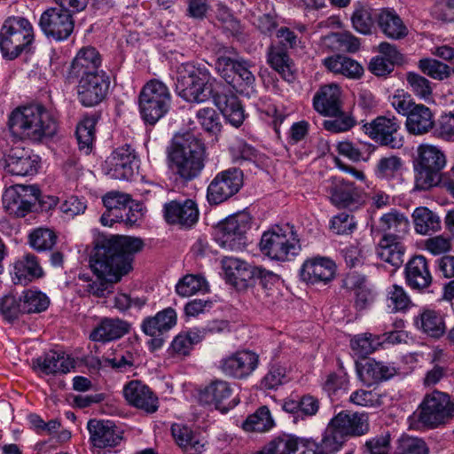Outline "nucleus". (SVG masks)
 <instances>
[{
  "mask_svg": "<svg viewBox=\"0 0 454 454\" xmlns=\"http://www.w3.org/2000/svg\"><path fill=\"white\" fill-rule=\"evenodd\" d=\"M142 239L130 236L112 235L98 239L90 256V268L98 280H90L84 291L96 297H105L133 269L134 255L143 248Z\"/></svg>",
  "mask_w": 454,
  "mask_h": 454,
  "instance_id": "obj_1",
  "label": "nucleus"
},
{
  "mask_svg": "<svg viewBox=\"0 0 454 454\" xmlns=\"http://www.w3.org/2000/svg\"><path fill=\"white\" fill-rule=\"evenodd\" d=\"M7 127L12 137L37 144L54 137L59 124L44 106L30 104L13 109L8 116Z\"/></svg>",
  "mask_w": 454,
  "mask_h": 454,
  "instance_id": "obj_2",
  "label": "nucleus"
},
{
  "mask_svg": "<svg viewBox=\"0 0 454 454\" xmlns=\"http://www.w3.org/2000/svg\"><path fill=\"white\" fill-rule=\"evenodd\" d=\"M167 153L168 168L184 181L194 179L204 168V145L192 134L176 136Z\"/></svg>",
  "mask_w": 454,
  "mask_h": 454,
  "instance_id": "obj_3",
  "label": "nucleus"
},
{
  "mask_svg": "<svg viewBox=\"0 0 454 454\" xmlns=\"http://www.w3.org/2000/svg\"><path fill=\"white\" fill-rule=\"evenodd\" d=\"M34 41L31 23L25 18H7L0 30V50L4 58L14 59L24 51H29Z\"/></svg>",
  "mask_w": 454,
  "mask_h": 454,
  "instance_id": "obj_4",
  "label": "nucleus"
},
{
  "mask_svg": "<svg viewBox=\"0 0 454 454\" xmlns=\"http://www.w3.org/2000/svg\"><path fill=\"white\" fill-rule=\"evenodd\" d=\"M260 249L272 260L286 262L299 254L301 244L294 227L286 224L265 231L261 238Z\"/></svg>",
  "mask_w": 454,
  "mask_h": 454,
  "instance_id": "obj_5",
  "label": "nucleus"
},
{
  "mask_svg": "<svg viewBox=\"0 0 454 454\" xmlns=\"http://www.w3.org/2000/svg\"><path fill=\"white\" fill-rule=\"evenodd\" d=\"M217 74L237 92L250 96L255 91V76L252 61L244 58L219 56L215 63Z\"/></svg>",
  "mask_w": 454,
  "mask_h": 454,
  "instance_id": "obj_6",
  "label": "nucleus"
},
{
  "mask_svg": "<svg viewBox=\"0 0 454 454\" xmlns=\"http://www.w3.org/2000/svg\"><path fill=\"white\" fill-rule=\"evenodd\" d=\"M210 78L207 70L197 67L192 63L182 64L177 69V93L187 102H205L212 92Z\"/></svg>",
  "mask_w": 454,
  "mask_h": 454,
  "instance_id": "obj_7",
  "label": "nucleus"
},
{
  "mask_svg": "<svg viewBox=\"0 0 454 454\" xmlns=\"http://www.w3.org/2000/svg\"><path fill=\"white\" fill-rule=\"evenodd\" d=\"M172 97L165 83L151 80L145 83L139 94V110L142 119L154 125L170 109Z\"/></svg>",
  "mask_w": 454,
  "mask_h": 454,
  "instance_id": "obj_8",
  "label": "nucleus"
},
{
  "mask_svg": "<svg viewBox=\"0 0 454 454\" xmlns=\"http://www.w3.org/2000/svg\"><path fill=\"white\" fill-rule=\"evenodd\" d=\"M413 417L423 427L435 428L454 417V399L441 391L427 394Z\"/></svg>",
  "mask_w": 454,
  "mask_h": 454,
  "instance_id": "obj_9",
  "label": "nucleus"
},
{
  "mask_svg": "<svg viewBox=\"0 0 454 454\" xmlns=\"http://www.w3.org/2000/svg\"><path fill=\"white\" fill-rule=\"evenodd\" d=\"M251 226V218L247 213L227 217L215 230V239L219 246L231 251H241L247 245L246 233Z\"/></svg>",
  "mask_w": 454,
  "mask_h": 454,
  "instance_id": "obj_10",
  "label": "nucleus"
},
{
  "mask_svg": "<svg viewBox=\"0 0 454 454\" xmlns=\"http://www.w3.org/2000/svg\"><path fill=\"white\" fill-rule=\"evenodd\" d=\"M39 196L40 191L35 185L10 186L3 194V207L9 215L24 217L32 211Z\"/></svg>",
  "mask_w": 454,
  "mask_h": 454,
  "instance_id": "obj_11",
  "label": "nucleus"
},
{
  "mask_svg": "<svg viewBox=\"0 0 454 454\" xmlns=\"http://www.w3.org/2000/svg\"><path fill=\"white\" fill-rule=\"evenodd\" d=\"M243 172L230 168L215 175L207 189V199L210 205H218L234 196L243 186Z\"/></svg>",
  "mask_w": 454,
  "mask_h": 454,
  "instance_id": "obj_12",
  "label": "nucleus"
},
{
  "mask_svg": "<svg viewBox=\"0 0 454 454\" xmlns=\"http://www.w3.org/2000/svg\"><path fill=\"white\" fill-rule=\"evenodd\" d=\"M77 82V95L80 103L86 106H94L106 97L110 87V77L105 71L98 74L70 79Z\"/></svg>",
  "mask_w": 454,
  "mask_h": 454,
  "instance_id": "obj_13",
  "label": "nucleus"
},
{
  "mask_svg": "<svg viewBox=\"0 0 454 454\" xmlns=\"http://www.w3.org/2000/svg\"><path fill=\"white\" fill-rule=\"evenodd\" d=\"M39 26L48 38L61 42L68 39L72 35L74 20L69 12L52 7L43 12Z\"/></svg>",
  "mask_w": 454,
  "mask_h": 454,
  "instance_id": "obj_14",
  "label": "nucleus"
},
{
  "mask_svg": "<svg viewBox=\"0 0 454 454\" xmlns=\"http://www.w3.org/2000/svg\"><path fill=\"white\" fill-rule=\"evenodd\" d=\"M258 364L259 356L255 352L242 349L223 357L218 368L227 377L243 380L255 371Z\"/></svg>",
  "mask_w": 454,
  "mask_h": 454,
  "instance_id": "obj_15",
  "label": "nucleus"
},
{
  "mask_svg": "<svg viewBox=\"0 0 454 454\" xmlns=\"http://www.w3.org/2000/svg\"><path fill=\"white\" fill-rule=\"evenodd\" d=\"M287 437L293 438V436ZM294 439L297 441L298 447L301 445L303 448L301 454H335L343 448L348 441L331 420L319 442L307 438L300 441L295 437Z\"/></svg>",
  "mask_w": 454,
  "mask_h": 454,
  "instance_id": "obj_16",
  "label": "nucleus"
},
{
  "mask_svg": "<svg viewBox=\"0 0 454 454\" xmlns=\"http://www.w3.org/2000/svg\"><path fill=\"white\" fill-rule=\"evenodd\" d=\"M400 125L396 118L379 116L372 122L364 125V130L372 139L381 145L392 149L400 148L403 145L399 134Z\"/></svg>",
  "mask_w": 454,
  "mask_h": 454,
  "instance_id": "obj_17",
  "label": "nucleus"
},
{
  "mask_svg": "<svg viewBox=\"0 0 454 454\" xmlns=\"http://www.w3.org/2000/svg\"><path fill=\"white\" fill-rule=\"evenodd\" d=\"M90 442L95 448H113L121 443L123 432L111 420L90 419L87 423Z\"/></svg>",
  "mask_w": 454,
  "mask_h": 454,
  "instance_id": "obj_18",
  "label": "nucleus"
},
{
  "mask_svg": "<svg viewBox=\"0 0 454 454\" xmlns=\"http://www.w3.org/2000/svg\"><path fill=\"white\" fill-rule=\"evenodd\" d=\"M135 156L129 145L115 149L103 164L104 173L113 179L128 180L133 176Z\"/></svg>",
  "mask_w": 454,
  "mask_h": 454,
  "instance_id": "obj_19",
  "label": "nucleus"
},
{
  "mask_svg": "<svg viewBox=\"0 0 454 454\" xmlns=\"http://www.w3.org/2000/svg\"><path fill=\"white\" fill-rule=\"evenodd\" d=\"M123 395L128 403L147 414L158 411L159 399L145 384L138 380H131L123 387Z\"/></svg>",
  "mask_w": 454,
  "mask_h": 454,
  "instance_id": "obj_20",
  "label": "nucleus"
},
{
  "mask_svg": "<svg viewBox=\"0 0 454 454\" xmlns=\"http://www.w3.org/2000/svg\"><path fill=\"white\" fill-rule=\"evenodd\" d=\"M163 215L169 224L190 228L199 219V209L192 200L184 201L171 200L164 205Z\"/></svg>",
  "mask_w": 454,
  "mask_h": 454,
  "instance_id": "obj_21",
  "label": "nucleus"
},
{
  "mask_svg": "<svg viewBox=\"0 0 454 454\" xmlns=\"http://www.w3.org/2000/svg\"><path fill=\"white\" fill-rule=\"evenodd\" d=\"M6 171L15 176H30L37 172L39 157L23 147L10 149L4 157Z\"/></svg>",
  "mask_w": 454,
  "mask_h": 454,
  "instance_id": "obj_22",
  "label": "nucleus"
},
{
  "mask_svg": "<svg viewBox=\"0 0 454 454\" xmlns=\"http://www.w3.org/2000/svg\"><path fill=\"white\" fill-rule=\"evenodd\" d=\"M329 194L332 203L338 207H357L364 202L362 190L343 179H332Z\"/></svg>",
  "mask_w": 454,
  "mask_h": 454,
  "instance_id": "obj_23",
  "label": "nucleus"
},
{
  "mask_svg": "<svg viewBox=\"0 0 454 454\" xmlns=\"http://www.w3.org/2000/svg\"><path fill=\"white\" fill-rule=\"evenodd\" d=\"M406 285L412 290L423 292L433 282L427 259L424 255H415L411 258L404 268Z\"/></svg>",
  "mask_w": 454,
  "mask_h": 454,
  "instance_id": "obj_24",
  "label": "nucleus"
},
{
  "mask_svg": "<svg viewBox=\"0 0 454 454\" xmlns=\"http://www.w3.org/2000/svg\"><path fill=\"white\" fill-rule=\"evenodd\" d=\"M101 62V55L96 48L92 46L81 48L70 65L68 80L98 74L102 71L99 69Z\"/></svg>",
  "mask_w": 454,
  "mask_h": 454,
  "instance_id": "obj_25",
  "label": "nucleus"
},
{
  "mask_svg": "<svg viewBox=\"0 0 454 454\" xmlns=\"http://www.w3.org/2000/svg\"><path fill=\"white\" fill-rule=\"evenodd\" d=\"M331 421L347 440L350 437L364 435L370 428L368 414L365 412L342 411Z\"/></svg>",
  "mask_w": 454,
  "mask_h": 454,
  "instance_id": "obj_26",
  "label": "nucleus"
},
{
  "mask_svg": "<svg viewBox=\"0 0 454 454\" xmlns=\"http://www.w3.org/2000/svg\"><path fill=\"white\" fill-rule=\"evenodd\" d=\"M342 91L336 83L323 85L313 97V106L322 115H335L342 108Z\"/></svg>",
  "mask_w": 454,
  "mask_h": 454,
  "instance_id": "obj_27",
  "label": "nucleus"
},
{
  "mask_svg": "<svg viewBox=\"0 0 454 454\" xmlns=\"http://www.w3.org/2000/svg\"><path fill=\"white\" fill-rule=\"evenodd\" d=\"M33 368L46 375L66 374L74 368V360L64 352L51 350L34 359Z\"/></svg>",
  "mask_w": 454,
  "mask_h": 454,
  "instance_id": "obj_28",
  "label": "nucleus"
},
{
  "mask_svg": "<svg viewBox=\"0 0 454 454\" xmlns=\"http://www.w3.org/2000/svg\"><path fill=\"white\" fill-rule=\"evenodd\" d=\"M231 394L230 384L225 380H217L200 392V400L206 404L214 405L222 411H227L237 404L235 401L230 400Z\"/></svg>",
  "mask_w": 454,
  "mask_h": 454,
  "instance_id": "obj_29",
  "label": "nucleus"
},
{
  "mask_svg": "<svg viewBox=\"0 0 454 454\" xmlns=\"http://www.w3.org/2000/svg\"><path fill=\"white\" fill-rule=\"evenodd\" d=\"M335 273V263L326 257H316L307 260L302 264L300 276L305 282L315 284L327 283L332 280Z\"/></svg>",
  "mask_w": 454,
  "mask_h": 454,
  "instance_id": "obj_30",
  "label": "nucleus"
},
{
  "mask_svg": "<svg viewBox=\"0 0 454 454\" xmlns=\"http://www.w3.org/2000/svg\"><path fill=\"white\" fill-rule=\"evenodd\" d=\"M405 127L407 131L415 136L425 135L433 129L436 123L433 111L423 104H417L406 117Z\"/></svg>",
  "mask_w": 454,
  "mask_h": 454,
  "instance_id": "obj_31",
  "label": "nucleus"
},
{
  "mask_svg": "<svg viewBox=\"0 0 454 454\" xmlns=\"http://www.w3.org/2000/svg\"><path fill=\"white\" fill-rule=\"evenodd\" d=\"M353 9L351 15L353 28L362 35H371L375 24H378L380 9H374L364 1L356 2Z\"/></svg>",
  "mask_w": 454,
  "mask_h": 454,
  "instance_id": "obj_32",
  "label": "nucleus"
},
{
  "mask_svg": "<svg viewBox=\"0 0 454 454\" xmlns=\"http://www.w3.org/2000/svg\"><path fill=\"white\" fill-rule=\"evenodd\" d=\"M177 316L174 309L168 307L153 317H145L141 324L143 333L151 337L160 336L176 325Z\"/></svg>",
  "mask_w": 454,
  "mask_h": 454,
  "instance_id": "obj_33",
  "label": "nucleus"
},
{
  "mask_svg": "<svg viewBox=\"0 0 454 454\" xmlns=\"http://www.w3.org/2000/svg\"><path fill=\"white\" fill-rule=\"evenodd\" d=\"M325 68L333 73L352 80H358L364 74L363 66L345 55L336 54L323 59Z\"/></svg>",
  "mask_w": 454,
  "mask_h": 454,
  "instance_id": "obj_34",
  "label": "nucleus"
},
{
  "mask_svg": "<svg viewBox=\"0 0 454 454\" xmlns=\"http://www.w3.org/2000/svg\"><path fill=\"white\" fill-rule=\"evenodd\" d=\"M377 228L384 233L382 238L403 239L410 230V222L404 214L394 209L381 215Z\"/></svg>",
  "mask_w": 454,
  "mask_h": 454,
  "instance_id": "obj_35",
  "label": "nucleus"
},
{
  "mask_svg": "<svg viewBox=\"0 0 454 454\" xmlns=\"http://www.w3.org/2000/svg\"><path fill=\"white\" fill-rule=\"evenodd\" d=\"M13 275L15 283L27 285L33 280L42 278L43 270L37 257L35 254H27L15 262Z\"/></svg>",
  "mask_w": 454,
  "mask_h": 454,
  "instance_id": "obj_36",
  "label": "nucleus"
},
{
  "mask_svg": "<svg viewBox=\"0 0 454 454\" xmlns=\"http://www.w3.org/2000/svg\"><path fill=\"white\" fill-rule=\"evenodd\" d=\"M378 26L388 38L398 40L408 35V28L394 9L381 8L379 12Z\"/></svg>",
  "mask_w": 454,
  "mask_h": 454,
  "instance_id": "obj_37",
  "label": "nucleus"
},
{
  "mask_svg": "<svg viewBox=\"0 0 454 454\" xmlns=\"http://www.w3.org/2000/svg\"><path fill=\"white\" fill-rule=\"evenodd\" d=\"M129 331V325L120 318H103L90 333L95 341H110L120 339Z\"/></svg>",
  "mask_w": 454,
  "mask_h": 454,
  "instance_id": "obj_38",
  "label": "nucleus"
},
{
  "mask_svg": "<svg viewBox=\"0 0 454 454\" xmlns=\"http://www.w3.org/2000/svg\"><path fill=\"white\" fill-rule=\"evenodd\" d=\"M395 373L394 366L375 360L368 361L357 369L358 378L366 386L389 380Z\"/></svg>",
  "mask_w": 454,
  "mask_h": 454,
  "instance_id": "obj_39",
  "label": "nucleus"
},
{
  "mask_svg": "<svg viewBox=\"0 0 454 454\" xmlns=\"http://www.w3.org/2000/svg\"><path fill=\"white\" fill-rule=\"evenodd\" d=\"M215 103L225 119L234 127H239L244 120V109L239 99L233 94H221L215 98Z\"/></svg>",
  "mask_w": 454,
  "mask_h": 454,
  "instance_id": "obj_40",
  "label": "nucleus"
},
{
  "mask_svg": "<svg viewBox=\"0 0 454 454\" xmlns=\"http://www.w3.org/2000/svg\"><path fill=\"white\" fill-rule=\"evenodd\" d=\"M223 270L226 280L237 286L239 282H247L253 280V269L252 266L245 261L239 260L235 257H224L222 261Z\"/></svg>",
  "mask_w": 454,
  "mask_h": 454,
  "instance_id": "obj_41",
  "label": "nucleus"
},
{
  "mask_svg": "<svg viewBox=\"0 0 454 454\" xmlns=\"http://www.w3.org/2000/svg\"><path fill=\"white\" fill-rule=\"evenodd\" d=\"M415 325L433 338L441 337L445 332V324L439 311L434 309H423L414 319Z\"/></svg>",
  "mask_w": 454,
  "mask_h": 454,
  "instance_id": "obj_42",
  "label": "nucleus"
},
{
  "mask_svg": "<svg viewBox=\"0 0 454 454\" xmlns=\"http://www.w3.org/2000/svg\"><path fill=\"white\" fill-rule=\"evenodd\" d=\"M402 239L393 237L382 238L377 247L378 256L394 267H399L403 262L405 247Z\"/></svg>",
  "mask_w": 454,
  "mask_h": 454,
  "instance_id": "obj_43",
  "label": "nucleus"
},
{
  "mask_svg": "<svg viewBox=\"0 0 454 454\" xmlns=\"http://www.w3.org/2000/svg\"><path fill=\"white\" fill-rule=\"evenodd\" d=\"M348 283L355 291V307L357 310L369 309L375 301L376 293L371 288L364 276L352 274Z\"/></svg>",
  "mask_w": 454,
  "mask_h": 454,
  "instance_id": "obj_44",
  "label": "nucleus"
},
{
  "mask_svg": "<svg viewBox=\"0 0 454 454\" xmlns=\"http://www.w3.org/2000/svg\"><path fill=\"white\" fill-rule=\"evenodd\" d=\"M417 158L414 164L442 170L446 165L443 152L436 145L421 144L417 148Z\"/></svg>",
  "mask_w": 454,
  "mask_h": 454,
  "instance_id": "obj_45",
  "label": "nucleus"
},
{
  "mask_svg": "<svg viewBox=\"0 0 454 454\" xmlns=\"http://www.w3.org/2000/svg\"><path fill=\"white\" fill-rule=\"evenodd\" d=\"M415 231L421 235H428L441 229L438 215L426 207H419L412 213Z\"/></svg>",
  "mask_w": 454,
  "mask_h": 454,
  "instance_id": "obj_46",
  "label": "nucleus"
},
{
  "mask_svg": "<svg viewBox=\"0 0 454 454\" xmlns=\"http://www.w3.org/2000/svg\"><path fill=\"white\" fill-rule=\"evenodd\" d=\"M171 433L178 446L185 454H200L204 450V443L192 434L185 426L174 424Z\"/></svg>",
  "mask_w": 454,
  "mask_h": 454,
  "instance_id": "obj_47",
  "label": "nucleus"
},
{
  "mask_svg": "<svg viewBox=\"0 0 454 454\" xmlns=\"http://www.w3.org/2000/svg\"><path fill=\"white\" fill-rule=\"evenodd\" d=\"M98 116L86 115L77 124L75 136L77 138L80 150H83L85 153H89L95 140V127L98 122Z\"/></svg>",
  "mask_w": 454,
  "mask_h": 454,
  "instance_id": "obj_48",
  "label": "nucleus"
},
{
  "mask_svg": "<svg viewBox=\"0 0 454 454\" xmlns=\"http://www.w3.org/2000/svg\"><path fill=\"white\" fill-rule=\"evenodd\" d=\"M205 332L206 330L192 329L186 333H179L172 340V352L178 356L189 355L193 346L205 338Z\"/></svg>",
  "mask_w": 454,
  "mask_h": 454,
  "instance_id": "obj_49",
  "label": "nucleus"
},
{
  "mask_svg": "<svg viewBox=\"0 0 454 454\" xmlns=\"http://www.w3.org/2000/svg\"><path fill=\"white\" fill-rule=\"evenodd\" d=\"M268 63L285 80L291 82L294 79L292 60L283 49L271 46L268 51Z\"/></svg>",
  "mask_w": 454,
  "mask_h": 454,
  "instance_id": "obj_50",
  "label": "nucleus"
},
{
  "mask_svg": "<svg viewBox=\"0 0 454 454\" xmlns=\"http://www.w3.org/2000/svg\"><path fill=\"white\" fill-rule=\"evenodd\" d=\"M23 310L27 314L41 313L50 305L49 297L39 290L27 289L20 295Z\"/></svg>",
  "mask_w": 454,
  "mask_h": 454,
  "instance_id": "obj_51",
  "label": "nucleus"
},
{
  "mask_svg": "<svg viewBox=\"0 0 454 454\" xmlns=\"http://www.w3.org/2000/svg\"><path fill=\"white\" fill-rule=\"evenodd\" d=\"M414 189L427 191L441 182V170L414 164Z\"/></svg>",
  "mask_w": 454,
  "mask_h": 454,
  "instance_id": "obj_52",
  "label": "nucleus"
},
{
  "mask_svg": "<svg viewBox=\"0 0 454 454\" xmlns=\"http://www.w3.org/2000/svg\"><path fill=\"white\" fill-rule=\"evenodd\" d=\"M274 425L270 410L266 406L259 408L254 413L248 416L242 427L246 431L265 432Z\"/></svg>",
  "mask_w": 454,
  "mask_h": 454,
  "instance_id": "obj_53",
  "label": "nucleus"
},
{
  "mask_svg": "<svg viewBox=\"0 0 454 454\" xmlns=\"http://www.w3.org/2000/svg\"><path fill=\"white\" fill-rule=\"evenodd\" d=\"M420 71L432 79L442 81L449 78L454 69L435 59L425 58L419 61Z\"/></svg>",
  "mask_w": 454,
  "mask_h": 454,
  "instance_id": "obj_54",
  "label": "nucleus"
},
{
  "mask_svg": "<svg viewBox=\"0 0 454 454\" xmlns=\"http://www.w3.org/2000/svg\"><path fill=\"white\" fill-rule=\"evenodd\" d=\"M28 239L30 246L36 251H46L54 247L58 236L50 228L39 227L30 232Z\"/></svg>",
  "mask_w": 454,
  "mask_h": 454,
  "instance_id": "obj_55",
  "label": "nucleus"
},
{
  "mask_svg": "<svg viewBox=\"0 0 454 454\" xmlns=\"http://www.w3.org/2000/svg\"><path fill=\"white\" fill-rule=\"evenodd\" d=\"M380 344V337L373 336L371 333L356 335L350 341L352 351L361 358L372 354Z\"/></svg>",
  "mask_w": 454,
  "mask_h": 454,
  "instance_id": "obj_56",
  "label": "nucleus"
},
{
  "mask_svg": "<svg viewBox=\"0 0 454 454\" xmlns=\"http://www.w3.org/2000/svg\"><path fill=\"white\" fill-rule=\"evenodd\" d=\"M387 306L394 312L404 311L411 306V299L405 289L399 285H392L387 290Z\"/></svg>",
  "mask_w": 454,
  "mask_h": 454,
  "instance_id": "obj_57",
  "label": "nucleus"
},
{
  "mask_svg": "<svg viewBox=\"0 0 454 454\" xmlns=\"http://www.w3.org/2000/svg\"><path fill=\"white\" fill-rule=\"evenodd\" d=\"M403 167V160L396 155L382 157L377 162L374 173L380 179L391 180Z\"/></svg>",
  "mask_w": 454,
  "mask_h": 454,
  "instance_id": "obj_58",
  "label": "nucleus"
},
{
  "mask_svg": "<svg viewBox=\"0 0 454 454\" xmlns=\"http://www.w3.org/2000/svg\"><path fill=\"white\" fill-rule=\"evenodd\" d=\"M348 401L356 405L367 408H377L383 403V395L377 389H357L351 393Z\"/></svg>",
  "mask_w": 454,
  "mask_h": 454,
  "instance_id": "obj_59",
  "label": "nucleus"
},
{
  "mask_svg": "<svg viewBox=\"0 0 454 454\" xmlns=\"http://www.w3.org/2000/svg\"><path fill=\"white\" fill-rule=\"evenodd\" d=\"M206 289L205 279L199 275H186L176 286L180 296L187 297Z\"/></svg>",
  "mask_w": 454,
  "mask_h": 454,
  "instance_id": "obj_60",
  "label": "nucleus"
},
{
  "mask_svg": "<svg viewBox=\"0 0 454 454\" xmlns=\"http://www.w3.org/2000/svg\"><path fill=\"white\" fill-rule=\"evenodd\" d=\"M22 313L25 312L20 297L16 299L12 295H5L0 298V314L5 321L12 323Z\"/></svg>",
  "mask_w": 454,
  "mask_h": 454,
  "instance_id": "obj_61",
  "label": "nucleus"
},
{
  "mask_svg": "<svg viewBox=\"0 0 454 454\" xmlns=\"http://www.w3.org/2000/svg\"><path fill=\"white\" fill-rule=\"evenodd\" d=\"M406 81L411 91L420 99L427 100L431 97V82L426 77L410 72L406 74Z\"/></svg>",
  "mask_w": 454,
  "mask_h": 454,
  "instance_id": "obj_62",
  "label": "nucleus"
},
{
  "mask_svg": "<svg viewBox=\"0 0 454 454\" xmlns=\"http://www.w3.org/2000/svg\"><path fill=\"white\" fill-rule=\"evenodd\" d=\"M297 449L298 443L295 439L279 437L264 446L257 454H288Z\"/></svg>",
  "mask_w": 454,
  "mask_h": 454,
  "instance_id": "obj_63",
  "label": "nucleus"
},
{
  "mask_svg": "<svg viewBox=\"0 0 454 454\" xmlns=\"http://www.w3.org/2000/svg\"><path fill=\"white\" fill-rule=\"evenodd\" d=\"M395 454H427V448L421 439L402 436L398 440Z\"/></svg>",
  "mask_w": 454,
  "mask_h": 454,
  "instance_id": "obj_64",
  "label": "nucleus"
}]
</instances>
